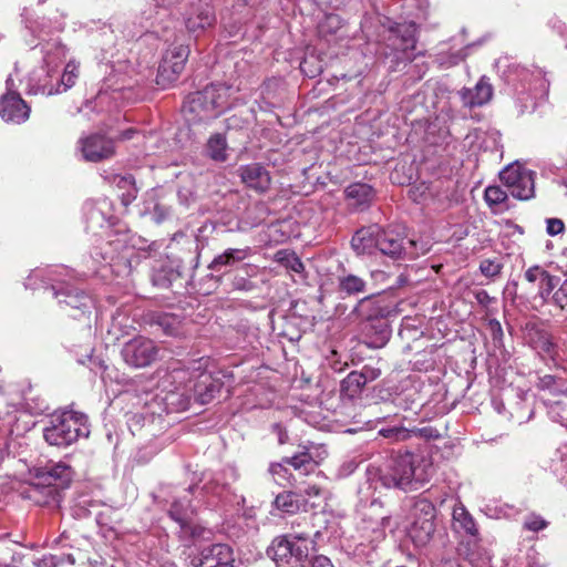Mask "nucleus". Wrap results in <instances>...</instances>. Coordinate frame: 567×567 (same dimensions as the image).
Listing matches in <instances>:
<instances>
[{
	"label": "nucleus",
	"instance_id": "f257e3e1",
	"mask_svg": "<svg viewBox=\"0 0 567 567\" xmlns=\"http://www.w3.org/2000/svg\"><path fill=\"white\" fill-rule=\"evenodd\" d=\"M433 474V464L429 456L419 452H404L392 455L383 468L369 467L368 489L378 488L374 481L386 488L396 487L403 491H415L427 483Z\"/></svg>",
	"mask_w": 567,
	"mask_h": 567
},
{
	"label": "nucleus",
	"instance_id": "f03ea898",
	"mask_svg": "<svg viewBox=\"0 0 567 567\" xmlns=\"http://www.w3.org/2000/svg\"><path fill=\"white\" fill-rule=\"evenodd\" d=\"M74 476L73 468L64 463H48L32 472L31 482L23 496L37 505H48L60 501V491L68 488Z\"/></svg>",
	"mask_w": 567,
	"mask_h": 567
},
{
	"label": "nucleus",
	"instance_id": "7ed1b4c3",
	"mask_svg": "<svg viewBox=\"0 0 567 567\" xmlns=\"http://www.w3.org/2000/svg\"><path fill=\"white\" fill-rule=\"evenodd\" d=\"M230 86L225 84L207 85L188 95L183 106L186 120L190 123L216 118L230 107Z\"/></svg>",
	"mask_w": 567,
	"mask_h": 567
},
{
	"label": "nucleus",
	"instance_id": "20e7f679",
	"mask_svg": "<svg viewBox=\"0 0 567 567\" xmlns=\"http://www.w3.org/2000/svg\"><path fill=\"white\" fill-rule=\"evenodd\" d=\"M89 434L87 417L83 413L68 410L53 413L43 427L44 441L56 447H68Z\"/></svg>",
	"mask_w": 567,
	"mask_h": 567
},
{
	"label": "nucleus",
	"instance_id": "39448f33",
	"mask_svg": "<svg viewBox=\"0 0 567 567\" xmlns=\"http://www.w3.org/2000/svg\"><path fill=\"white\" fill-rule=\"evenodd\" d=\"M79 64L69 61L59 76L58 70L40 66L34 69L27 78V94L55 95L73 87L79 78Z\"/></svg>",
	"mask_w": 567,
	"mask_h": 567
},
{
	"label": "nucleus",
	"instance_id": "423d86ee",
	"mask_svg": "<svg viewBox=\"0 0 567 567\" xmlns=\"http://www.w3.org/2000/svg\"><path fill=\"white\" fill-rule=\"evenodd\" d=\"M365 309L369 313L362 326L363 343L371 349L383 348L391 337V328L386 321L391 309L371 298H363L358 305V310L363 312Z\"/></svg>",
	"mask_w": 567,
	"mask_h": 567
},
{
	"label": "nucleus",
	"instance_id": "0eeeda50",
	"mask_svg": "<svg viewBox=\"0 0 567 567\" xmlns=\"http://www.w3.org/2000/svg\"><path fill=\"white\" fill-rule=\"evenodd\" d=\"M512 79L517 81L515 90L518 94L517 101L522 102L520 113L535 107V100L543 97L548 93L549 81L545 76V72L537 66L526 68L522 65L514 66Z\"/></svg>",
	"mask_w": 567,
	"mask_h": 567
},
{
	"label": "nucleus",
	"instance_id": "6e6552de",
	"mask_svg": "<svg viewBox=\"0 0 567 567\" xmlns=\"http://www.w3.org/2000/svg\"><path fill=\"white\" fill-rule=\"evenodd\" d=\"M51 285L53 297L58 300L62 310L68 311L73 318L91 313L94 306L93 298L83 289L62 279H53Z\"/></svg>",
	"mask_w": 567,
	"mask_h": 567
},
{
	"label": "nucleus",
	"instance_id": "1a4fd4ad",
	"mask_svg": "<svg viewBox=\"0 0 567 567\" xmlns=\"http://www.w3.org/2000/svg\"><path fill=\"white\" fill-rule=\"evenodd\" d=\"M412 523L408 535L416 547L426 546L435 532V506L426 498L415 501L412 508Z\"/></svg>",
	"mask_w": 567,
	"mask_h": 567
},
{
	"label": "nucleus",
	"instance_id": "9d476101",
	"mask_svg": "<svg viewBox=\"0 0 567 567\" xmlns=\"http://www.w3.org/2000/svg\"><path fill=\"white\" fill-rule=\"evenodd\" d=\"M159 354V348L150 338L136 336L123 343L121 358L133 369H144L152 365Z\"/></svg>",
	"mask_w": 567,
	"mask_h": 567
},
{
	"label": "nucleus",
	"instance_id": "9b49d317",
	"mask_svg": "<svg viewBox=\"0 0 567 567\" xmlns=\"http://www.w3.org/2000/svg\"><path fill=\"white\" fill-rule=\"evenodd\" d=\"M536 173L518 164H509L499 173V179L516 199L528 200L535 196Z\"/></svg>",
	"mask_w": 567,
	"mask_h": 567
},
{
	"label": "nucleus",
	"instance_id": "f8f14e48",
	"mask_svg": "<svg viewBox=\"0 0 567 567\" xmlns=\"http://www.w3.org/2000/svg\"><path fill=\"white\" fill-rule=\"evenodd\" d=\"M188 55L189 48L187 45L176 44L168 48L158 66L157 84L165 87L174 83L183 72Z\"/></svg>",
	"mask_w": 567,
	"mask_h": 567
},
{
	"label": "nucleus",
	"instance_id": "ddd939ff",
	"mask_svg": "<svg viewBox=\"0 0 567 567\" xmlns=\"http://www.w3.org/2000/svg\"><path fill=\"white\" fill-rule=\"evenodd\" d=\"M389 38L394 50L402 52L404 59L412 62L422 52L413 53L417 43V25L412 21L394 22L389 25Z\"/></svg>",
	"mask_w": 567,
	"mask_h": 567
},
{
	"label": "nucleus",
	"instance_id": "4468645a",
	"mask_svg": "<svg viewBox=\"0 0 567 567\" xmlns=\"http://www.w3.org/2000/svg\"><path fill=\"white\" fill-rule=\"evenodd\" d=\"M267 553L278 567H295L308 557L309 548L306 545H297L284 535L272 540Z\"/></svg>",
	"mask_w": 567,
	"mask_h": 567
},
{
	"label": "nucleus",
	"instance_id": "2eb2a0df",
	"mask_svg": "<svg viewBox=\"0 0 567 567\" xmlns=\"http://www.w3.org/2000/svg\"><path fill=\"white\" fill-rule=\"evenodd\" d=\"M79 147L83 158L87 162L110 158L115 152L114 142L99 133L80 138Z\"/></svg>",
	"mask_w": 567,
	"mask_h": 567
},
{
	"label": "nucleus",
	"instance_id": "dca6fc26",
	"mask_svg": "<svg viewBox=\"0 0 567 567\" xmlns=\"http://www.w3.org/2000/svg\"><path fill=\"white\" fill-rule=\"evenodd\" d=\"M31 109L17 92L0 97V117L8 123L20 124L30 116Z\"/></svg>",
	"mask_w": 567,
	"mask_h": 567
},
{
	"label": "nucleus",
	"instance_id": "f3484780",
	"mask_svg": "<svg viewBox=\"0 0 567 567\" xmlns=\"http://www.w3.org/2000/svg\"><path fill=\"white\" fill-rule=\"evenodd\" d=\"M238 478V473L235 467L226 466L203 486V491L207 495L217 497L218 499H227L231 494V484Z\"/></svg>",
	"mask_w": 567,
	"mask_h": 567
},
{
	"label": "nucleus",
	"instance_id": "a211bd4d",
	"mask_svg": "<svg viewBox=\"0 0 567 567\" xmlns=\"http://www.w3.org/2000/svg\"><path fill=\"white\" fill-rule=\"evenodd\" d=\"M215 22V13L213 7L207 2L193 3L186 12V28L196 32L213 25Z\"/></svg>",
	"mask_w": 567,
	"mask_h": 567
},
{
	"label": "nucleus",
	"instance_id": "6ab92c4d",
	"mask_svg": "<svg viewBox=\"0 0 567 567\" xmlns=\"http://www.w3.org/2000/svg\"><path fill=\"white\" fill-rule=\"evenodd\" d=\"M243 183L259 193H265L270 187L269 172L259 163H251L239 168Z\"/></svg>",
	"mask_w": 567,
	"mask_h": 567
},
{
	"label": "nucleus",
	"instance_id": "aec40b11",
	"mask_svg": "<svg viewBox=\"0 0 567 567\" xmlns=\"http://www.w3.org/2000/svg\"><path fill=\"white\" fill-rule=\"evenodd\" d=\"M462 103L466 107L482 106L489 102L493 96V86L488 79L482 76L474 87H463L460 91Z\"/></svg>",
	"mask_w": 567,
	"mask_h": 567
},
{
	"label": "nucleus",
	"instance_id": "412c9836",
	"mask_svg": "<svg viewBox=\"0 0 567 567\" xmlns=\"http://www.w3.org/2000/svg\"><path fill=\"white\" fill-rule=\"evenodd\" d=\"M231 548L226 544H213L202 549L198 567H224V564H233Z\"/></svg>",
	"mask_w": 567,
	"mask_h": 567
},
{
	"label": "nucleus",
	"instance_id": "4be33fe9",
	"mask_svg": "<svg viewBox=\"0 0 567 567\" xmlns=\"http://www.w3.org/2000/svg\"><path fill=\"white\" fill-rule=\"evenodd\" d=\"M524 277L528 282L538 284V295L544 301L549 299L554 289L560 281L558 277L550 275L548 271L537 265L529 267L525 271Z\"/></svg>",
	"mask_w": 567,
	"mask_h": 567
},
{
	"label": "nucleus",
	"instance_id": "5701e85b",
	"mask_svg": "<svg viewBox=\"0 0 567 567\" xmlns=\"http://www.w3.org/2000/svg\"><path fill=\"white\" fill-rule=\"evenodd\" d=\"M380 226L373 224L362 227L353 235L351 246L358 255L372 254L379 246Z\"/></svg>",
	"mask_w": 567,
	"mask_h": 567
},
{
	"label": "nucleus",
	"instance_id": "b1692460",
	"mask_svg": "<svg viewBox=\"0 0 567 567\" xmlns=\"http://www.w3.org/2000/svg\"><path fill=\"white\" fill-rule=\"evenodd\" d=\"M221 389L219 380L213 378L210 373L202 372L192 386L194 400L199 404L209 403Z\"/></svg>",
	"mask_w": 567,
	"mask_h": 567
},
{
	"label": "nucleus",
	"instance_id": "393cba45",
	"mask_svg": "<svg viewBox=\"0 0 567 567\" xmlns=\"http://www.w3.org/2000/svg\"><path fill=\"white\" fill-rule=\"evenodd\" d=\"M252 248L249 246L244 248H227L221 254L215 256L208 265V268L217 272L225 268H233L252 256Z\"/></svg>",
	"mask_w": 567,
	"mask_h": 567
},
{
	"label": "nucleus",
	"instance_id": "a878e982",
	"mask_svg": "<svg viewBox=\"0 0 567 567\" xmlns=\"http://www.w3.org/2000/svg\"><path fill=\"white\" fill-rule=\"evenodd\" d=\"M344 194L348 205L355 210L368 208L374 198L373 188L364 183L350 184Z\"/></svg>",
	"mask_w": 567,
	"mask_h": 567
},
{
	"label": "nucleus",
	"instance_id": "bb28decb",
	"mask_svg": "<svg viewBox=\"0 0 567 567\" xmlns=\"http://www.w3.org/2000/svg\"><path fill=\"white\" fill-rule=\"evenodd\" d=\"M379 236L378 250H380L383 255H388L392 258H398L402 255L404 250V238L400 233L392 228L383 229L380 227Z\"/></svg>",
	"mask_w": 567,
	"mask_h": 567
},
{
	"label": "nucleus",
	"instance_id": "cd10ccee",
	"mask_svg": "<svg viewBox=\"0 0 567 567\" xmlns=\"http://www.w3.org/2000/svg\"><path fill=\"white\" fill-rule=\"evenodd\" d=\"M452 517L453 528L455 532L463 533L471 537L478 536V528L475 519L463 504H457L454 506Z\"/></svg>",
	"mask_w": 567,
	"mask_h": 567
},
{
	"label": "nucleus",
	"instance_id": "c85d7f7f",
	"mask_svg": "<svg viewBox=\"0 0 567 567\" xmlns=\"http://www.w3.org/2000/svg\"><path fill=\"white\" fill-rule=\"evenodd\" d=\"M533 348L542 355L556 360L558 355V346L553 336L545 330H536L530 339Z\"/></svg>",
	"mask_w": 567,
	"mask_h": 567
},
{
	"label": "nucleus",
	"instance_id": "c756f323",
	"mask_svg": "<svg viewBox=\"0 0 567 567\" xmlns=\"http://www.w3.org/2000/svg\"><path fill=\"white\" fill-rule=\"evenodd\" d=\"M43 53V66L53 68L58 70L60 64L65 60L68 50L62 43L54 41L49 42L42 48Z\"/></svg>",
	"mask_w": 567,
	"mask_h": 567
},
{
	"label": "nucleus",
	"instance_id": "7c9ffc66",
	"mask_svg": "<svg viewBox=\"0 0 567 567\" xmlns=\"http://www.w3.org/2000/svg\"><path fill=\"white\" fill-rule=\"evenodd\" d=\"M274 505L284 513L295 514L303 507V498L297 492H284L276 496Z\"/></svg>",
	"mask_w": 567,
	"mask_h": 567
},
{
	"label": "nucleus",
	"instance_id": "2f4dec72",
	"mask_svg": "<svg viewBox=\"0 0 567 567\" xmlns=\"http://www.w3.org/2000/svg\"><path fill=\"white\" fill-rule=\"evenodd\" d=\"M338 288L340 292L347 296L358 295L364 292L365 281L359 276L349 274L339 277Z\"/></svg>",
	"mask_w": 567,
	"mask_h": 567
},
{
	"label": "nucleus",
	"instance_id": "473e14b6",
	"mask_svg": "<svg viewBox=\"0 0 567 567\" xmlns=\"http://www.w3.org/2000/svg\"><path fill=\"white\" fill-rule=\"evenodd\" d=\"M227 142L223 134H214L207 142V154L216 162H225L227 159Z\"/></svg>",
	"mask_w": 567,
	"mask_h": 567
},
{
	"label": "nucleus",
	"instance_id": "72a5a7b5",
	"mask_svg": "<svg viewBox=\"0 0 567 567\" xmlns=\"http://www.w3.org/2000/svg\"><path fill=\"white\" fill-rule=\"evenodd\" d=\"M182 274L178 269L171 267H162L154 271L152 276L153 285L158 288H169L172 284L181 278Z\"/></svg>",
	"mask_w": 567,
	"mask_h": 567
},
{
	"label": "nucleus",
	"instance_id": "f704fd0d",
	"mask_svg": "<svg viewBox=\"0 0 567 567\" xmlns=\"http://www.w3.org/2000/svg\"><path fill=\"white\" fill-rule=\"evenodd\" d=\"M189 501H175L168 514L172 519L179 524L182 529H186L188 527V516L192 513Z\"/></svg>",
	"mask_w": 567,
	"mask_h": 567
},
{
	"label": "nucleus",
	"instance_id": "c9c22d12",
	"mask_svg": "<svg viewBox=\"0 0 567 567\" xmlns=\"http://www.w3.org/2000/svg\"><path fill=\"white\" fill-rule=\"evenodd\" d=\"M342 27V20L338 14L329 13L326 14L318 24V33L324 39L338 33Z\"/></svg>",
	"mask_w": 567,
	"mask_h": 567
},
{
	"label": "nucleus",
	"instance_id": "e433bc0d",
	"mask_svg": "<svg viewBox=\"0 0 567 567\" xmlns=\"http://www.w3.org/2000/svg\"><path fill=\"white\" fill-rule=\"evenodd\" d=\"M109 207V203L106 200L100 202L96 206L90 207L86 213L89 223L92 224V227L99 226L103 228L105 225L112 226L114 223L112 217H106L104 209Z\"/></svg>",
	"mask_w": 567,
	"mask_h": 567
},
{
	"label": "nucleus",
	"instance_id": "4c0bfd02",
	"mask_svg": "<svg viewBox=\"0 0 567 567\" xmlns=\"http://www.w3.org/2000/svg\"><path fill=\"white\" fill-rule=\"evenodd\" d=\"M276 261L285 266L287 269L296 272L301 274L305 270L303 262L301 259L296 255V252L281 249L278 250L275 255Z\"/></svg>",
	"mask_w": 567,
	"mask_h": 567
},
{
	"label": "nucleus",
	"instance_id": "58836bf2",
	"mask_svg": "<svg viewBox=\"0 0 567 567\" xmlns=\"http://www.w3.org/2000/svg\"><path fill=\"white\" fill-rule=\"evenodd\" d=\"M508 194L501 186H487L484 192V199L491 208L506 203Z\"/></svg>",
	"mask_w": 567,
	"mask_h": 567
},
{
	"label": "nucleus",
	"instance_id": "ea45409f",
	"mask_svg": "<svg viewBox=\"0 0 567 567\" xmlns=\"http://www.w3.org/2000/svg\"><path fill=\"white\" fill-rule=\"evenodd\" d=\"M379 434L391 442H402L412 437V431L404 426H388L379 430Z\"/></svg>",
	"mask_w": 567,
	"mask_h": 567
},
{
	"label": "nucleus",
	"instance_id": "a19ab883",
	"mask_svg": "<svg viewBox=\"0 0 567 567\" xmlns=\"http://www.w3.org/2000/svg\"><path fill=\"white\" fill-rule=\"evenodd\" d=\"M548 415L561 426L567 427V408L559 401L553 402L548 405Z\"/></svg>",
	"mask_w": 567,
	"mask_h": 567
},
{
	"label": "nucleus",
	"instance_id": "79ce46f5",
	"mask_svg": "<svg viewBox=\"0 0 567 567\" xmlns=\"http://www.w3.org/2000/svg\"><path fill=\"white\" fill-rule=\"evenodd\" d=\"M474 297L477 303L485 309L487 316H492L497 312V309L494 307L496 298L489 296L486 290L481 289L475 291Z\"/></svg>",
	"mask_w": 567,
	"mask_h": 567
},
{
	"label": "nucleus",
	"instance_id": "37998d69",
	"mask_svg": "<svg viewBox=\"0 0 567 567\" xmlns=\"http://www.w3.org/2000/svg\"><path fill=\"white\" fill-rule=\"evenodd\" d=\"M117 179V185L120 187H126V186H130V188L127 189V193L123 195V198H122V202L124 205H128L133 199H135L136 197V188H135V185H134V178L132 175H126V176H118L116 177Z\"/></svg>",
	"mask_w": 567,
	"mask_h": 567
},
{
	"label": "nucleus",
	"instance_id": "c03bdc74",
	"mask_svg": "<svg viewBox=\"0 0 567 567\" xmlns=\"http://www.w3.org/2000/svg\"><path fill=\"white\" fill-rule=\"evenodd\" d=\"M282 462L291 465L296 470H301L308 465H313L312 456L308 452H302L291 457H286Z\"/></svg>",
	"mask_w": 567,
	"mask_h": 567
},
{
	"label": "nucleus",
	"instance_id": "a18cd8bd",
	"mask_svg": "<svg viewBox=\"0 0 567 567\" xmlns=\"http://www.w3.org/2000/svg\"><path fill=\"white\" fill-rule=\"evenodd\" d=\"M560 381L561 379L556 378L555 375L545 374L538 378L537 388L539 390H548L553 393L560 392Z\"/></svg>",
	"mask_w": 567,
	"mask_h": 567
},
{
	"label": "nucleus",
	"instance_id": "49530a36",
	"mask_svg": "<svg viewBox=\"0 0 567 567\" xmlns=\"http://www.w3.org/2000/svg\"><path fill=\"white\" fill-rule=\"evenodd\" d=\"M342 383L347 389L353 388L354 391H358L365 386L368 382L363 378V373L361 371H352Z\"/></svg>",
	"mask_w": 567,
	"mask_h": 567
},
{
	"label": "nucleus",
	"instance_id": "de8ad7c7",
	"mask_svg": "<svg viewBox=\"0 0 567 567\" xmlns=\"http://www.w3.org/2000/svg\"><path fill=\"white\" fill-rule=\"evenodd\" d=\"M297 493L303 498V506L310 499L318 498L321 496V488L316 484H307L299 486Z\"/></svg>",
	"mask_w": 567,
	"mask_h": 567
},
{
	"label": "nucleus",
	"instance_id": "09e8293b",
	"mask_svg": "<svg viewBox=\"0 0 567 567\" xmlns=\"http://www.w3.org/2000/svg\"><path fill=\"white\" fill-rule=\"evenodd\" d=\"M524 528L530 532H539L547 527V522L538 515H528L523 524Z\"/></svg>",
	"mask_w": 567,
	"mask_h": 567
},
{
	"label": "nucleus",
	"instance_id": "8fccbe9b",
	"mask_svg": "<svg viewBox=\"0 0 567 567\" xmlns=\"http://www.w3.org/2000/svg\"><path fill=\"white\" fill-rule=\"evenodd\" d=\"M480 270L486 277H495L499 275L502 265L495 260L485 259L481 262Z\"/></svg>",
	"mask_w": 567,
	"mask_h": 567
},
{
	"label": "nucleus",
	"instance_id": "3c124183",
	"mask_svg": "<svg viewBox=\"0 0 567 567\" xmlns=\"http://www.w3.org/2000/svg\"><path fill=\"white\" fill-rule=\"evenodd\" d=\"M412 431V436L423 437L426 440H436L441 437L439 430L433 426L413 427L409 429Z\"/></svg>",
	"mask_w": 567,
	"mask_h": 567
},
{
	"label": "nucleus",
	"instance_id": "603ef678",
	"mask_svg": "<svg viewBox=\"0 0 567 567\" xmlns=\"http://www.w3.org/2000/svg\"><path fill=\"white\" fill-rule=\"evenodd\" d=\"M487 329L491 333L493 341L496 343H501L504 336L501 322L497 319L492 318L487 321Z\"/></svg>",
	"mask_w": 567,
	"mask_h": 567
},
{
	"label": "nucleus",
	"instance_id": "864d4df0",
	"mask_svg": "<svg viewBox=\"0 0 567 567\" xmlns=\"http://www.w3.org/2000/svg\"><path fill=\"white\" fill-rule=\"evenodd\" d=\"M464 59V54L462 51H457L455 53H452L451 55L446 56L445 54L441 53L437 55V61L442 66L450 68L452 65L458 64Z\"/></svg>",
	"mask_w": 567,
	"mask_h": 567
},
{
	"label": "nucleus",
	"instance_id": "5fc2aeb1",
	"mask_svg": "<svg viewBox=\"0 0 567 567\" xmlns=\"http://www.w3.org/2000/svg\"><path fill=\"white\" fill-rule=\"evenodd\" d=\"M565 230L564 221L559 218H547L546 219V233L549 236H556L563 234Z\"/></svg>",
	"mask_w": 567,
	"mask_h": 567
},
{
	"label": "nucleus",
	"instance_id": "6e6d98bb",
	"mask_svg": "<svg viewBox=\"0 0 567 567\" xmlns=\"http://www.w3.org/2000/svg\"><path fill=\"white\" fill-rule=\"evenodd\" d=\"M556 306L564 309L567 306V282L563 284L551 296Z\"/></svg>",
	"mask_w": 567,
	"mask_h": 567
},
{
	"label": "nucleus",
	"instance_id": "4d7b16f0",
	"mask_svg": "<svg viewBox=\"0 0 567 567\" xmlns=\"http://www.w3.org/2000/svg\"><path fill=\"white\" fill-rule=\"evenodd\" d=\"M285 537H289V539H291L297 545H306L310 549V547H309L310 534L308 532H301V533L292 532V533L285 535Z\"/></svg>",
	"mask_w": 567,
	"mask_h": 567
},
{
	"label": "nucleus",
	"instance_id": "13d9d810",
	"mask_svg": "<svg viewBox=\"0 0 567 567\" xmlns=\"http://www.w3.org/2000/svg\"><path fill=\"white\" fill-rule=\"evenodd\" d=\"M60 565H63V557L52 554L43 556L39 563L40 567H58Z\"/></svg>",
	"mask_w": 567,
	"mask_h": 567
},
{
	"label": "nucleus",
	"instance_id": "bf43d9fd",
	"mask_svg": "<svg viewBox=\"0 0 567 567\" xmlns=\"http://www.w3.org/2000/svg\"><path fill=\"white\" fill-rule=\"evenodd\" d=\"M361 372L368 383L377 380L381 375V370L371 365H364Z\"/></svg>",
	"mask_w": 567,
	"mask_h": 567
},
{
	"label": "nucleus",
	"instance_id": "052dcab7",
	"mask_svg": "<svg viewBox=\"0 0 567 567\" xmlns=\"http://www.w3.org/2000/svg\"><path fill=\"white\" fill-rule=\"evenodd\" d=\"M550 467L556 475H560L561 477L564 472L567 473V462L563 457H559V461L553 458Z\"/></svg>",
	"mask_w": 567,
	"mask_h": 567
},
{
	"label": "nucleus",
	"instance_id": "680f3d73",
	"mask_svg": "<svg viewBox=\"0 0 567 567\" xmlns=\"http://www.w3.org/2000/svg\"><path fill=\"white\" fill-rule=\"evenodd\" d=\"M311 567H334V566L332 565L331 560L328 557H326L323 555H319L313 558Z\"/></svg>",
	"mask_w": 567,
	"mask_h": 567
},
{
	"label": "nucleus",
	"instance_id": "e2e57ef3",
	"mask_svg": "<svg viewBox=\"0 0 567 567\" xmlns=\"http://www.w3.org/2000/svg\"><path fill=\"white\" fill-rule=\"evenodd\" d=\"M233 285L236 289H239V290H250L254 286L252 282L246 280L243 277H240V278L235 277Z\"/></svg>",
	"mask_w": 567,
	"mask_h": 567
},
{
	"label": "nucleus",
	"instance_id": "0e129e2a",
	"mask_svg": "<svg viewBox=\"0 0 567 567\" xmlns=\"http://www.w3.org/2000/svg\"><path fill=\"white\" fill-rule=\"evenodd\" d=\"M272 430H274V432H276L278 434L279 443L280 444L286 443L288 435H287L286 431L282 429V426L279 423H275L272 425Z\"/></svg>",
	"mask_w": 567,
	"mask_h": 567
},
{
	"label": "nucleus",
	"instance_id": "69168bd1",
	"mask_svg": "<svg viewBox=\"0 0 567 567\" xmlns=\"http://www.w3.org/2000/svg\"><path fill=\"white\" fill-rule=\"evenodd\" d=\"M154 214L156 216V220L162 221L166 217V215L169 214V212L166 210L164 207L156 205L154 208Z\"/></svg>",
	"mask_w": 567,
	"mask_h": 567
},
{
	"label": "nucleus",
	"instance_id": "338daca9",
	"mask_svg": "<svg viewBox=\"0 0 567 567\" xmlns=\"http://www.w3.org/2000/svg\"><path fill=\"white\" fill-rule=\"evenodd\" d=\"M137 133H138V132H137L136 130H134V128H127V130H125V131H123V132L121 133L120 138H121V140H124V141H126V140H131V138H133Z\"/></svg>",
	"mask_w": 567,
	"mask_h": 567
},
{
	"label": "nucleus",
	"instance_id": "774afa93",
	"mask_svg": "<svg viewBox=\"0 0 567 567\" xmlns=\"http://www.w3.org/2000/svg\"><path fill=\"white\" fill-rule=\"evenodd\" d=\"M270 472L274 475H281L282 472H286V468L284 467V465L281 463H277V464H272L270 466Z\"/></svg>",
	"mask_w": 567,
	"mask_h": 567
}]
</instances>
